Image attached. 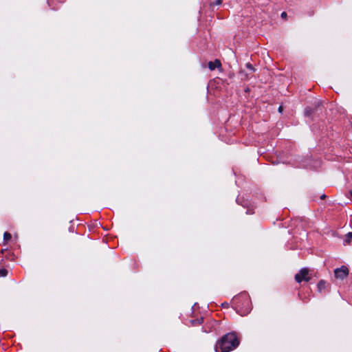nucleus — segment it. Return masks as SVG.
Here are the masks:
<instances>
[{
    "label": "nucleus",
    "mask_w": 352,
    "mask_h": 352,
    "mask_svg": "<svg viewBox=\"0 0 352 352\" xmlns=\"http://www.w3.org/2000/svg\"><path fill=\"white\" fill-rule=\"evenodd\" d=\"M239 344V340L234 333H229L221 338L215 345L216 352H230Z\"/></svg>",
    "instance_id": "obj_1"
},
{
    "label": "nucleus",
    "mask_w": 352,
    "mask_h": 352,
    "mask_svg": "<svg viewBox=\"0 0 352 352\" xmlns=\"http://www.w3.org/2000/svg\"><path fill=\"white\" fill-rule=\"evenodd\" d=\"M295 280L297 283H300L302 280L309 281L311 279L309 271L307 268H302L298 273L295 275Z\"/></svg>",
    "instance_id": "obj_2"
},
{
    "label": "nucleus",
    "mask_w": 352,
    "mask_h": 352,
    "mask_svg": "<svg viewBox=\"0 0 352 352\" xmlns=\"http://www.w3.org/2000/svg\"><path fill=\"white\" fill-rule=\"evenodd\" d=\"M335 276L337 278L344 279L349 274V270L346 266H342L337 268L334 271Z\"/></svg>",
    "instance_id": "obj_3"
},
{
    "label": "nucleus",
    "mask_w": 352,
    "mask_h": 352,
    "mask_svg": "<svg viewBox=\"0 0 352 352\" xmlns=\"http://www.w3.org/2000/svg\"><path fill=\"white\" fill-rule=\"evenodd\" d=\"M221 67V63L219 60H215L214 62L210 61L208 63V67L210 70H214L215 68Z\"/></svg>",
    "instance_id": "obj_4"
},
{
    "label": "nucleus",
    "mask_w": 352,
    "mask_h": 352,
    "mask_svg": "<svg viewBox=\"0 0 352 352\" xmlns=\"http://www.w3.org/2000/svg\"><path fill=\"white\" fill-rule=\"evenodd\" d=\"M317 287L318 291L320 292H322V291L326 288L327 283L324 280H321L318 282Z\"/></svg>",
    "instance_id": "obj_5"
},
{
    "label": "nucleus",
    "mask_w": 352,
    "mask_h": 352,
    "mask_svg": "<svg viewBox=\"0 0 352 352\" xmlns=\"http://www.w3.org/2000/svg\"><path fill=\"white\" fill-rule=\"evenodd\" d=\"M352 239V232H348L345 235V239H344V244L348 245L351 243V241Z\"/></svg>",
    "instance_id": "obj_6"
},
{
    "label": "nucleus",
    "mask_w": 352,
    "mask_h": 352,
    "mask_svg": "<svg viewBox=\"0 0 352 352\" xmlns=\"http://www.w3.org/2000/svg\"><path fill=\"white\" fill-rule=\"evenodd\" d=\"M11 234L7 232H6L3 234V240L7 241L11 239Z\"/></svg>",
    "instance_id": "obj_7"
},
{
    "label": "nucleus",
    "mask_w": 352,
    "mask_h": 352,
    "mask_svg": "<svg viewBox=\"0 0 352 352\" xmlns=\"http://www.w3.org/2000/svg\"><path fill=\"white\" fill-rule=\"evenodd\" d=\"M221 3H222V0H214V1L211 3L210 6H214V5H215V6H219V5H221Z\"/></svg>",
    "instance_id": "obj_8"
},
{
    "label": "nucleus",
    "mask_w": 352,
    "mask_h": 352,
    "mask_svg": "<svg viewBox=\"0 0 352 352\" xmlns=\"http://www.w3.org/2000/svg\"><path fill=\"white\" fill-rule=\"evenodd\" d=\"M8 274V271L5 269H0V276H6Z\"/></svg>",
    "instance_id": "obj_9"
},
{
    "label": "nucleus",
    "mask_w": 352,
    "mask_h": 352,
    "mask_svg": "<svg viewBox=\"0 0 352 352\" xmlns=\"http://www.w3.org/2000/svg\"><path fill=\"white\" fill-rule=\"evenodd\" d=\"M305 113L307 116H309L311 114V109H306Z\"/></svg>",
    "instance_id": "obj_10"
},
{
    "label": "nucleus",
    "mask_w": 352,
    "mask_h": 352,
    "mask_svg": "<svg viewBox=\"0 0 352 352\" xmlns=\"http://www.w3.org/2000/svg\"><path fill=\"white\" fill-rule=\"evenodd\" d=\"M246 67H247L250 70H251L252 72H254V69L253 66L252 65V64H250V63H247V64H246Z\"/></svg>",
    "instance_id": "obj_11"
},
{
    "label": "nucleus",
    "mask_w": 352,
    "mask_h": 352,
    "mask_svg": "<svg viewBox=\"0 0 352 352\" xmlns=\"http://www.w3.org/2000/svg\"><path fill=\"white\" fill-rule=\"evenodd\" d=\"M250 308H248L246 310L241 311V314L246 315L250 312Z\"/></svg>",
    "instance_id": "obj_12"
},
{
    "label": "nucleus",
    "mask_w": 352,
    "mask_h": 352,
    "mask_svg": "<svg viewBox=\"0 0 352 352\" xmlns=\"http://www.w3.org/2000/svg\"><path fill=\"white\" fill-rule=\"evenodd\" d=\"M286 16H287V13L286 12H283L281 13V17L282 18H286Z\"/></svg>",
    "instance_id": "obj_13"
},
{
    "label": "nucleus",
    "mask_w": 352,
    "mask_h": 352,
    "mask_svg": "<svg viewBox=\"0 0 352 352\" xmlns=\"http://www.w3.org/2000/svg\"><path fill=\"white\" fill-rule=\"evenodd\" d=\"M282 111H283V107H282V106H280V107H278V111H279V112H282Z\"/></svg>",
    "instance_id": "obj_14"
},
{
    "label": "nucleus",
    "mask_w": 352,
    "mask_h": 352,
    "mask_svg": "<svg viewBox=\"0 0 352 352\" xmlns=\"http://www.w3.org/2000/svg\"><path fill=\"white\" fill-rule=\"evenodd\" d=\"M325 197H326V195H322L321 196V199H324Z\"/></svg>",
    "instance_id": "obj_15"
},
{
    "label": "nucleus",
    "mask_w": 352,
    "mask_h": 352,
    "mask_svg": "<svg viewBox=\"0 0 352 352\" xmlns=\"http://www.w3.org/2000/svg\"><path fill=\"white\" fill-rule=\"evenodd\" d=\"M351 197L352 198V190L350 191Z\"/></svg>",
    "instance_id": "obj_16"
}]
</instances>
